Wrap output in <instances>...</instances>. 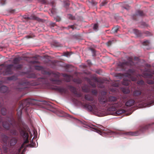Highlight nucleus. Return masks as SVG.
<instances>
[{"mask_svg":"<svg viewBox=\"0 0 154 154\" xmlns=\"http://www.w3.org/2000/svg\"><path fill=\"white\" fill-rule=\"evenodd\" d=\"M132 96L135 101L138 102L152 99L151 97V93L147 90L142 91L140 90H134L133 92Z\"/></svg>","mask_w":154,"mask_h":154,"instance_id":"nucleus-5","label":"nucleus"},{"mask_svg":"<svg viewBox=\"0 0 154 154\" xmlns=\"http://www.w3.org/2000/svg\"><path fill=\"white\" fill-rule=\"evenodd\" d=\"M112 85L114 87H118L119 86V84L117 83H114L112 84Z\"/></svg>","mask_w":154,"mask_h":154,"instance_id":"nucleus-51","label":"nucleus"},{"mask_svg":"<svg viewBox=\"0 0 154 154\" xmlns=\"http://www.w3.org/2000/svg\"><path fill=\"white\" fill-rule=\"evenodd\" d=\"M128 61L122 63H120L118 66L120 68L125 69H126V66H129L130 67L134 65V63L133 62V59L131 57H129L127 59Z\"/></svg>","mask_w":154,"mask_h":154,"instance_id":"nucleus-10","label":"nucleus"},{"mask_svg":"<svg viewBox=\"0 0 154 154\" xmlns=\"http://www.w3.org/2000/svg\"><path fill=\"white\" fill-rule=\"evenodd\" d=\"M135 70L134 69H129L128 70L127 72L125 73L126 75V76H131V74H133Z\"/></svg>","mask_w":154,"mask_h":154,"instance_id":"nucleus-25","label":"nucleus"},{"mask_svg":"<svg viewBox=\"0 0 154 154\" xmlns=\"http://www.w3.org/2000/svg\"><path fill=\"white\" fill-rule=\"evenodd\" d=\"M93 79L95 82L99 83L97 85V86L98 88H103L104 87V86L103 84L104 83V81L102 79L100 78H97L96 77H94L93 78Z\"/></svg>","mask_w":154,"mask_h":154,"instance_id":"nucleus-12","label":"nucleus"},{"mask_svg":"<svg viewBox=\"0 0 154 154\" xmlns=\"http://www.w3.org/2000/svg\"><path fill=\"white\" fill-rule=\"evenodd\" d=\"M48 88L52 90H56L62 93H65L67 91V90L65 88L63 87H59L56 86L49 85Z\"/></svg>","mask_w":154,"mask_h":154,"instance_id":"nucleus-11","label":"nucleus"},{"mask_svg":"<svg viewBox=\"0 0 154 154\" xmlns=\"http://www.w3.org/2000/svg\"><path fill=\"white\" fill-rule=\"evenodd\" d=\"M89 127L94 130V131L101 135L104 136L106 134L111 135H122L123 132L118 130L112 131L105 128L101 125H99L97 126H94L92 125H88Z\"/></svg>","mask_w":154,"mask_h":154,"instance_id":"nucleus-4","label":"nucleus"},{"mask_svg":"<svg viewBox=\"0 0 154 154\" xmlns=\"http://www.w3.org/2000/svg\"><path fill=\"white\" fill-rule=\"evenodd\" d=\"M145 14L143 12V11L140 10H137L136 11V15H134L133 16V18L134 20H136V17L138 16L141 17L144 16Z\"/></svg>","mask_w":154,"mask_h":154,"instance_id":"nucleus-16","label":"nucleus"},{"mask_svg":"<svg viewBox=\"0 0 154 154\" xmlns=\"http://www.w3.org/2000/svg\"><path fill=\"white\" fill-rule=\"evenodd\" d=\"M98 100L106 110L107 113L106 115H114L117 116L125 112V111L122 109L116 111V108L122 106V103L121 101H118L117 98L116 97L111 96L107 98L105 96H101L99 97Z\"/></svg>","mask_w":154,"mask_h":154,"instance_id":"nucleus-2","label":"nucleus"},{"mask_svg":"<svg viewBox=\"0 0 154 154\" xmlns=\"http://www.w3.org/2000/svg\"><path fill=\"white\" fill-rule=\"evenodd\" d=\"M149 44V42L148 40H146V41H144L142 44L143 45L146 46L147 45Z\"/></svg>","mask_w":154,"mask_h":154,"instance_id":"nucleus-41","label":"nucleus"},{"mask_svg":"<svg viewBox=\"0 0 154 154\" xmlns=\"http://www.w3.org/2000/svg\"><path fill=\"white\" fill-rule=\"evenodd\" d=\"M142 25L144 27H148V25L147 24H146L145 23H142Z\"/></svg>","mask_w":154,"mask_h":154,"instance_id":"nucleus-57","label":"nucleus"},{"mask_svg":"<svg viewBox=\"0 0 154 154\" xmlns=\"http://www.w3.org/2000/svg\"><path fill=\"white\" fill-rule=\"evenodd\" d=\"M17 141V140L16 137H12L9 139L8 143L10 146H13L16 144Z\"/></svg>","mask_w":154,"mask_h":154,"instance_id":"nucleus-15","label":"nucleus"},{"mask_svg":"<svg viewBox=\"0 0 154 154\" xmlns=\"http://www.w3.org/2000/svg\"><path fill=\"white\" fill-rule=\"evenodd\" d=\"M67 17L69 19L71 20H74L75 19V17L71 14H68Z\"/></svg>","mask_w":154,"mask_h":154,"instance_id":"nucleus-37","label":"nucleus"},{"mask_svg":"<svg viewBox=\"0 0 154 154\" xmlns=\"http://www.w3.org/2000/svg\"><path fill=\"white\" fill-rule=\"evenodd\" d=\"M123 76L122 74L121 73H119L117 75V76H121L122 77Z\"/></svg>","mask_w":154,"mask_h":154,"instance_id":"nucleus-61","label":"nucleus"},{"mask_svg":"<svg viewBox=\"0 0 154 154\" xmlns=\"http://www.w3.org/2000/svg\"><path fill=\"white\" fill-rule=\"evenodd\" d=\"M54 19L56 20V21L57 22H59L61 20L60 18L59 17H54Z\"/></svg>","mask_w":154,"mask_h":154,"instance_id":"nucleus-48","label":"nucleus"},{"mask_svg":"<svg viewBox=\"0 0 154 154\" xmlns=\"http://www.w3.org/2000/svg\"><path fill=\"white\" fill-rule=\"evenodd\" d=\"M151 87L153 89H154V84L152 85L151 86Z\"/></svg>","mask_w":154,"mask_h":154,"instance_id":"nucleus-64","label":"nucleus"},{"mask_svg":"<svg viewBox=\"0 0 154 154\" xmlns=\"http://www.w3.org/2000/svg\"><path fill=\"white\" fill-rule=\"evenodd\" d=\"M128 77H130L131 78V80L132 81H135L137 80V78L136 77H133L131 75V76H128Z\"/></svg>","mask_w":154,"mask_h":154,"instance_id":"nucleus-46","label":"nucleus"},{"mask_svg":"<svg viewBox=\"0 0 154 154\" xmlns=\"http://www.w3.org/2000/svg\"><path fill=\"white\" fill-rule=\"evenodd\" d=\"M2 139L3 142L5 144H7L8 137L6 135L3 134L2 135Z\"/></svg>","mask_w":154,"mask_h":154,"instance_id":"nucleus-21","label":"nucleus"},{"mask_svg":"<svg viewBox=\"0 0 154 154\" xmlns=\"http://www.w3.org/2000/svg\"><path fill=\"white\" fill-rule=\"evenodd\" d=\"M8 88L6 86H2L0 87V92L2 93H5L8 91Z\"/></svg>","mask_w":154,"mask_h":154,"instance_id":"nucleus-19","label":"nucleus"},{"mask_svg":"<svg viewBox=\"0 0 154 154\" xmlns=\"http://www.w3.org/2000/svg\"><path fill=\"white\" fill-rule=\"evenodd\" d=\"M24 147V144L23 143L21 146L18 149V151L19 152H20L21 149H23Z\"/></svg>","mask_w":154,"mask_h":154,"instance_id":"nucleus-42","label":"nucleus"},{"mask_svg":"<svg viewBox=\"0 0 154 154\" xmlns=\"http://www.w3.org/2000/svg\"><path fill=\"white\" fill-rule=\"evenodd\" d=\"M22 67L23 65L21 64L14 65L11 64L6 65L4 64H2L0 65V75H5L11 74L13 73V67L15 70H19L22 69Z\"/></svg>","mask_w":154,"mask_h":154,"instance_id":"nucleus-6","label":"nucleus"},{"mask_svg":"<svg viewBox=\"0 0 154 154\" xmlns=\"http://www.w3.org/2000/svg\"><path fill=\"white\" fill-rule=\"evenodd\" d=\"M1 112L3 115H5L7 113V109L3 107L1 109Z\"/></svg>","mask_w":154,"mask_h":154,"instance_id":"nucleus-30","label":"nucleus"},{"mask_svg":"<svg viewBox=\"0 0 154 154\" xmlns=\"http://www.w3.org/2000/svg\"><path fill=\"white\" fill-rule=\"evenodd\" d=\"M64 6L65 7H67L69 5V1H66L64 2Z\"/></svg>","mask_w":154,"mask_h":154,"instance_id":"nucleus-45","label":"nucleus"},{"mask_svg":"<svg viewBox=\"0 0 154 154\" xmlns=\"http://www.w3.org/2000/svg\"><path fill=\"white\" fill-rule=\"evenodd\" d=\"M87 62L89 65L90 66L91 65V63L90 60H87Z\"/></svg>","mask_w":154,"mask_h":154,"instance_id":"nucleus-60","label":"nucleus"},{"mask_svg":"<svg viewBox=\"0 0 154 154\" xmlns=\"http://www.w3.org/2000/svg\"><path fill=\"white\" fill-rule=\"evenodd\" d=\"M143 76L145 78H151L152 76V74L146 72H143L142 73Z\"/></svg>","mask_w":154,"mask_h":154,"instance_id":"nucleus-28","label":"nucleus"},{"mask_svg":"<svg viewBox=\"0 0 154 154\" xmlns=\"http://www.w3.org/2000/svg\"><path fill=\"white\" fill-rule=\"evenodd\" d=\"M91 85L92 88H95L96 87V84L93 82Z\"/></svg>","mask_w":154,"mask_h":154,"instance_id":"nucleus-54","label":"nucleus"},{"mask_svg":"<svg viewBox=\"0 0 154 154\" xmlns=\"http://www.w3.org/2000/svg\"><path fill=\"white\" fill-rule=\"evenodd\" d=\"M121 90L125 94H128L130 92V90L128 88H122Z\"/></svg>","mask_w":154,"mask_h":154,"instance_id":"nucleus-24","label":"nucleus"},{"mask_svg":"<svg viewBox=\"0 0 154 154\" xmlns=\"http://www.w3.org/2000/svg\"><path fill=\"white\" fill-rule=\"evenodd\" d=\"M44 103L46 105L45 107L48 110H50L51 106L49 104V103L47 101H44Z\"/></svg>","mask_w":154,"mask_h":154,"instance_id":"nucleus-27","label":"nucleus"},{"mask_svg":"<svg viewBox=\"0 0 154 154\" xmlns=\"http://www.w3.org/2000/svg\"><path fill=\"white\" fill-rule=\"evenodd\" d=\"M35 100L28 98L25 100H23L19 103L18 108L17 109V120H15L14 116L12 114L7 118L5 121L2 122V125L6 130H8L10 129V125L8 123L9 122L12 125H14L17 126L19 128V131L20 136L23 137L24 140L23 143L24 144L29 143L28 140L29 134L25 131V129L26 125L21 119L22 113V110L25 108L26 111L28 109L30 105H35Z\"/></svg>","mask_w":154,"mask_h":154,"instance_id":"nucleus-1","label":"nucleus"},{"mask_svg":"<svg viewBox=\"0 0 154 154\" xmlns=\"http://www.w3.org/2000/svg\"><path fill=\"white\" fill-rule=\"evenodd\" d=\"M91 3L93 5H95L97 4V2L96 1L94 0H92L91 1Z\"/></svg>","mask_w":154,"mask_h":154,"instance_id":"nucleus-52","label":"nucleus"},{"mask_svg":"<svg viewBox=\"0 0 154 154\" xmlns=\"http://www.w3.org/2000/svg\"><path fill=\"white\" fill-rule=\"evenodd\" d=\"M134 100L130 99L126 102L125 105L128 106H131L134 104Z\"/></svg>","mask_w":154,"mask_h":154,"instance_id":"nucleus-17","label":"nucleus"},{"mask_svg":"<svg viewBox=\"0 0 154 154\" xmlns=\"http://www.w3.org/2000/svg\"><path fill=\"white\" fill-rule=\"evenodd\" d=\"M51 13L52 14H55L56 13V9L54 8L53 7L52 8L51 10Z\"/></svg>","mask_w":154,"mask_h":154,"instance_id":"nucleus-39","label":"nucleus"},{"mask_svg":"<svg viewBox=\"0 0 154 154\" xmlns=\"http://www.w3.org/2000/svg\"><path fill=\"white\" fill-rule=\"evenodd\" d=\"M70 66L69 65H66L65 67L66 68H69L70 67Z\"/></svg>","mask_w":154,"mask_h":154,"instance_id":"nucleus-62","label":"nucleus"},{"mask_svg":"<svg viewBox=\"0 0 154 154\" xmlns=\"http://www.w3.org/2000/svg\"><path fill=\"white\" fill-rule=\"evenodd\" d=\"M29 1H30L31 0H27ZM42 4H49V2L47 0H38Z\"/></svg>","mask_w":154,"mask_h":154,"instance_id":"nucleus-34","label":"nucleus"},{"mask_svg":"<svg viewBox=\"0 0 154 154\" xmlns=\"http://www.w3.org/2000/svg\"><path fill=\"white\" fill-rule=\"evenodd\" d=\"M87 81L90 85L93 82L90 79H88Z\"/></svg>","mask_w":154,"mask_h":154,"instance_id":"nucleus-53","label":"nucleus"},{"mask_svg":"<svg viewBox=\"0 0 154 154\" xmlns=\"http://www.w3.org/2000/svg\"><path fill=\"white\" fill-rule=\"evenodd\" d=\"M56 25V23H55L51 22V23L50 26L51 27H54Z\"/></svg>","mask_w":154,"mask_h":154,"instance_id":"nucleus-50","label":"nucleus"},{"mask_svg":"<svg viewBox=\"0 0 154 154\" xmlns=\"http://www.w3.org/2000/svg\"><path fill=\"white\" fill-rule=\"evenodd\" d=\"M54 45L56 47L61 46V45L58 43H55Z\"/></svg>","mask_w":154,"mask_h":154,"instance_id":"nucleus-59","label":"nucleus"},{"mask_svg":"<svg viewBox=\"0 0 154 154\" xmlns=\"http://www.w3.org/2000/svg\"><path fill=\"white\" fill-rule=\"evenodd\" d=\"M47 79L44 78H39L38 79V82L34 81H29L25 79H22L19 82V85L21 86H36L42 84H46Z\"/></svg>","mask_w":154,"mask_h":154,"instance_id":"nucleus-7","label":"nucleus"},{"mask_svg":"<svg viewBox=\"0 0 154 154\" xmlns=\"http://www.w3.org/2000/svg\"><path fill=\"white\" fill-rule=\"evenodd\" d=\"M70 28L72 29H74V25H71L69 26Z\"/></svg>","mask_w":154,"mask_h":154,"instance_id":"nucleus-63","label":"nucleus"},{"mask_svg":"<svg viewBox=\"0 0 154 154\" xmlns=\"http://www.w3.org/2000/svg\"><path fill=\"white\" fill-rule=\"evenodd\" d=\"M98 25L97 24H95L93 26V29L94 30H97L98 29Z\"/></svg>","mask_w":154,"mask_h":154,"instance_id":"nucleus-44","label":"nucleus"},{"mask_svg":"<svg viewBox=\"0 0 154 154\" xmlns=\"http://www.w3.org/2000/svg\"><path fill=\"white\" fill-rule=\"evenodd\" d=\"M92 94L94 95H97L98 94L97 91L96 89H92L91 91Z\"/></svg>","mask_w":154,"mask_h":154,"instance_id":"nucleus-36","label":"nucleus"},{"mask_svg":"<svg viewBox=\"0 0 154 154\" xmlns=\"http://www.w3.org/2000/svg\"><path fill=\"white\" fill-rule=\"evenodd\" d=\"M31 63H32L33 64L38 63H39V62L38 61L35 60L32 61H31Z\"/></svg>","mask_w":154,"mask_h":154,"instance_id":"nucleus-56","label":"nucleus"},{"mask_svg":"<svg viewBox=\"0 0 154 154\" xmlns=\"http://www.w3.org/2000/svg\"><path fill=\"white\" fill-rule=\"evenodd\" d=\"M82 89L83 91L85 92L88 93L89 92L90 90L88 86L86 85H84L82 87Z\"/></svg>","mask_w":154,"mask_h":154,"instance_id":"nucleus-26","label":"nucleus"},{"mask_svg":"<svg viewBox=\"0 0 154 154\" xmlns=\"http://www.w3.org/2000/svg\"><path fill=\"white\" fill-rule=\"evenodd\" d=\"M85 99L87 100L92 101L91 103H87L83 100L82 105L89 111L92 112H99L100 111L98 108V104L96 100H94L93 97L90 94L85 95Z\"/></svg>","mask_w":154,"mask_h":154,"instance_id":"nucleus-3","label":"nucleus"},{"mask_svg":"<svg viewBox=\"0 0 154 154\" xmlns=\"http://www.w3.org/2000/svg\"><path fill=\"white\" fill-rule=\"evenodd\" d=\"M134 31L137 37L141 36L143 33L145 34L146 36H149L152 35L151 33L147 31L144 32L143 33H141L140 31L136 29H134Z\"/></svg>","mask_w":154,"mask_h":154,"instance_id":"nucleus-13","label":"nucleus"},{"mask_svg":"<svg viewBox=\"0 0 154 154\" xmlns=\"http://www.w3.org/2000/svg\"><path fill=\"white\" fill-rule=\"evenodd\" d=\"M111 43H112V41H108L107 43V45L108 46H110L111 45Z\"/></svg>","mask_w":154,"mask_h":154,"instance_id":"nucleus-58","label":"nucleus"},{"mask_svg":"<svg viewBox=\"0 0 154 154\" xmlns=\"http://www.w3.org/2000/svg\"><path fill=\"white\" fill-rule=\"evenodd\" d=\"M63 55L64 56L68 57L69 55V52H64L63 53Z\"/></svg>","mask_w":154,"mask_h":154,"instance_id":"nucleus-49","label":"nucleus"},{"mask_svg":"<svg viewBox=\"0 0 154 154\" xmlns=\"http://www.w3.org/2000/svg\"><path fill=\"white\" fill-rule=\"evenodd\" d=\"M144 82L143 80H140L137 82V84L140 85H144Z\"/></svg>","mask_w":154,"mask_h":154,"instance_id":"nucleus-38","label":"nucleus"},{"mask_svg":"<svg viewBox=\"0 0 154 154\" xmlns=\"http://www.w3.org/2000/svg\"><path fill=\"white\" fill-rule=\"evenodd\" d=\"M119 30V28L118 26L113 28L111 30L112 33H116Z\"/></svg>","mask_w":154,"mask_h":154,"instance_id":"nucleus-32","label":"nucleus"},{"mask_svg":"<svg viewBox=\"0 0 154 154\" xmlns=\"http://www.w3.org/2000/svg\"><path fill=\"white\" fill-rule=\"evenodd\" d=\"M6 0H0V4L2 5H4L6 3Z\"/></svg>","mask_w":154,"mask_h":154,"instance_id":"nucleus-47","label":"nucleus"},{"mask_svg":"<svg viewBox=\"0 0 154 154\" xmlns=\"http://www.w3.org/2000/svg\"><path fill=\"white\" fill-rule=\"evenodd\" d=\"M50 80L53 82L54 84L58 85H60L62 83V82L61 80L53 78H50Z\"/></svg>","mask_w":154,"mask_h":154,"instance_id":"nucleus-18","label":"nucleus"},{"mask_svg":"<svg viewBox=\"0 0 154 154\" xmlns=\"http://www.w3.org/2000/svg\"><path fill=\"white\" fill-rule=\"evenodd\" d=\"M150 127V125H143L140 126L139 128V130L135 131H130L123 132L122 134H124L128 136H137L139 134L143 132L148 129Z\"/></svg>","mask_w":154,"mask_h":154,"instance_id":"nucleus-8","label":"nucleus"},{"mask_svg":"<svg viewBox=\"0 0 154 154\" xmlns=\"http://www.w3.org/2000/svg\"><path fill=\"white\" fill-rule=\"evenodd\" d=\"M130 81L128 80H125V79H124L123 80V81L122 83V84L125 86H128L130 84Z\"/></svg>","mask_w":154,"mask_h":154,"instance_id":"nucleus-31","label":"nucleus"},{"mask_svg":"<svg viewBox=\"0 0 154 154\" xmlns=\"http://www.w3.org/2000/svg\"><path fill=\"white\" fill-rule=\"evenodd\" d=\"M74 94L75 95L76 97H81L82 96V94L81 93H78L77 92V91Z\"/></svg>","mask_w":154,"mask_h":154,"instance_id":"nucleus-35","label":"nucleus"},{"mask_svg":"<svg viewBox=\"0 0 154 154\" xmlns=\"http://www.w3.org/2000/svg\"><path fill=\"white\" fill-rule=\"evenodd\" d=\"M73 81L78 84H80L82 82V80L80 79L79 78H75L73 80Z\"/></svg>","mask_w":154,"mask_h":154,"instance_id":"nucleus-33","label":"nucleus"},{"mask_svg":"<svg viewBox=\"0 0 154 154\" xmlns=\"http://www.w3.org/2000/svg\"><path fill=\"white\" fill-rule=\"evenodd\" d=\"M23 17L25 19H30L33 20H35L39 22L43 23L45 21V20L43 19L40 18L35 15H32L30 17H26V16H24Z\"/></svg>","mask_w":154,"mask_h":154,"instance_id":"nucleus-14","label":"nucleus"},{"mask_svg":"<svg viewBox=\"0 0 154 154\" xmlns=\"http://www.w3.org/2000/svg\"><path fill=\"white\" fill-rule=\"evenodd\" d=\"M7 79L9 80H15L17 79V77L15 75H13L11 77H7Z\"/></svg>","mask_w":154,"mask_h":154,"instance_id":"nucleus-29","label":"nucleus"},{"mask_svg":"<svg viewBox=\"0 0 154 154\" xmlns=\"http://www.w3.org/2000/svg\"><path fill=\"white\" fill-rule=\"evenodd\" d=\"M68 88L70 89V91L74 94L77 91L76 88L72 85H69Z\"/></svg>","mask_w":154,"mask_h":154,"instance_id":"nucleus-23","label":"nucleus"},{"mask_svg":"<svg viewBox=\"0 0 154 154\" xmlns=\"http://www.w3.org/2000/svg\"><path fill=\"white\" fill-rule=\"evenodd\" d=\"M35 68L36 70L41 71L42 73L43 74L48 75H52L54 77L56 78H59L60 76L59 73H54L52 71H46L45 68L43 66H35Z\"/></svg>","mask_w":154,"mask_h":154,"instance_id":"nucleus-9","label":"nucleus"},{"mask_svg":"<svg viewBox=\"0 0 154 154\" xmlns=\"http://www.w3.org/2000/svg\"><path fill=\"white\" fill-rule=\"evenodd\" d=\"M28 77L30 78H35L36 77V75L35 74L32 73L28 76Z\"/></svg>","mask_w":154,"mask_h":154,"instance_id":"nucleus-40","label":"nucleus"},{"mask_svg":"<svg viewBox=\"0 0 154 154\" xmlns=\"http://www.w3.org/2000/svg\"><path fill=\"white\" fill-rule=\"evenodd\" d=\"M147 83L149 84H154V81L150 80H148Z\"/></svg>","mask_w":154,"mask_h":154,"instance_id":"nucleus-43","label":"nucleus"},{"mask_svg":"<svg viewBox=\"0 0 154 154\" xmlns=\"http://www.w3.org/2000/svg\"><path fill=\"white\" fill-rule=\"evenodd\" d=\"M21 60V57H18L14 58L13 60V63L14 64H19Z\"/></svg>","mask_w":154,"mask_h":154,"instance_id":"nucleus-22","label":"nucleus"},{"mask_svg":"<svg viewBox=\"0 0 154 154\" xmlns=\"http://www.w3.org/2000/svg\"><path fill=\"white\" fill-rule=\"evenodd\" d=\"M10 133L13 136H18V131L15 128H12L10 130Z\"/></svg>","mask_w":154,"mask_h":154,"instance_id":"nucleus-20","label":"nucleus"},{"mask_svg":"<svg viewBox=\"0 0 154 154\" xmlns=\"http://www.w3.org/2000/svg\"><path fill=\"white\" fill-rule=\"evenodd\" d=\"M107 3V2L106 1H104V2H103L101 3L100 5L101 6H103L105 5Z\"/></svg>","mask_w":154,"mask_h":154,"instance_id":"nucleus-55","label":"nucleus"}]
</instances>
